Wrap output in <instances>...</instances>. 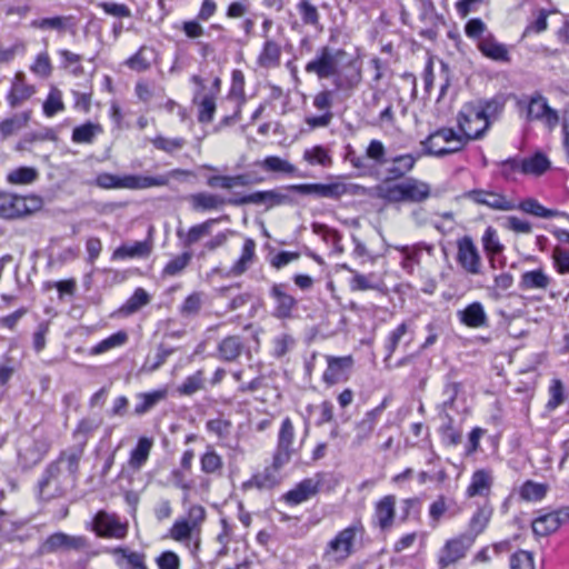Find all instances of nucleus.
I'll return each instance as SVG.
<instances>
[{
	"label": "nucleus",
	"mask_w": 569,
	"mask_h": 569,
	"mask_svg": "<svg viewBox=\"0 0 569 569\" xmlns=\"http://www.w3.org/2000/svg\"><path fill=\"white\" fill-rule=\"evenodd\" d=\"M348 57L347 51L341 48L321 46L306 64L305 70L307 73L317 76L319 80L333 78L337 90L352 91L361 83L362 74L359 68L347 74H341V68Z\"/></svg>",
	"instance_id": "nucleus-1"
},
{
	"label": "nucleus",
	"mask_w": 569,
	"mask_h": 569,
	"mask_svg": "<svg viewBox=\"0 0 569 569\" xmlns=\"http://www.w3.org/2000/svg\"><path fill=\"white\" fill-rule=\"evenodd\" d=\"M182 176H190V171L184 169H173L166 174L154 177L141 174L117 176L109 172H101L96 177L93 183L101 189L143 190L154 187H166L169 184L170 179Z\"/></svg>",
	"instance_id": "nucleus-2"
},
{
	"label": "nucleus",
	"mask_w": 569,
	"mask_h": 569,
	"mask_svg": "<svg viewBox=\"0 0 569 569\" xmlns=\"http://www.w3.org/2000/svg\"><path fill=\"white\" fill-rule=\"evenodd\" d=\"M363 532L365 528L360 521H355L338 531L325 546L322 561L335 567L343 565L356 551V543L362 538Z\"/></svg>",
	"instance_id": "nucleus-3"
},
{
	"label": "nucleus",
	"mask_w": 569,
	"mask_h": 569,
	"mask_svg": "<svg viewBox=\"0 0 569 569\" xmlns=\"http://www.w3.org/2000/svg\"><path fill=\"white\" fill-rule=\"evenodd\" d=\"M378 196L389 202H422L430 197V186L415 178L399 183L380 186Z\"/></svg>",
	"instance_id": "nucleus-4"
},
{
	"label": "nucleus",
	"mask_w": 569,
	"mask_h": 569,
	"mask_svg": "<svg viewBox=\"0 0 569 569\" xmlns=\"http://www.w3.org/2000/svg\"><path fill=\"white\" fill-rule=\"evenodd\" d=\"M287 190H292L301 194H315L320 198L338 200L342 196H361L366 193V188L356 183H346L340 180L330 183H302L286 186Z\"/></svg>",
	"instance_id": "nucleus-5"
},
{
	"label": "nucleus",
	"mask_w": 569,
	"mask_h": 569,
	"mask_svg": "<svg viewBox=\"0 0 569 569\" xmlns=\"http://www.w3.org/2000/svg\"><path fill=\"white\" fill-rule=\"evenodd\" d=\"M426 153L443 157L456 153L466 147L465 138L451 128H441L428 136L422 142Z\"/></svg>",
	"instance_id": "nucleus-6"
},
{
	"label": "nucleus",
	"mask_w": 569,
	"mask_h": 569,
	"mask_svg": "<svg viewBox=\"0 0 569 569\" xmlns=\"http://www.w3.org/2000/svg\"><path fill=\"white\" fill-rule=\"evenodd\" d=\"M517 106L519 110L526 112L527 121H542L550 129L559 122L557 110L548 104L547 99L540 92L519 99Z\"/></svg>",
	"instance_id": "nucleus-7"
},
{
	"label": "nucleus",
	"mask_w": 569,
	"mask_h": 569,
	"mask_svg": "<svg viewBox=\"0 0 569 569\" xmlns=\"http://www.w3.org/2000/svg\"><path fill=\"white\" fill-rule=\"evenodd\" d=\"M458 127L466 144L471 140L481 139L489 129V121L482 118L476 104H466L457 117Z\"/></svg>",
	"instance_id": "nucleus-8"
},
{
	"label": "nucleus",
	"mask_w": 569,
	"mask_h": 569,
	"mask_svg": "<svg viewBox=\"0 0 569 569\" xmlns=\"http://www.w3.org/2000/svg\"><path fill=\"white\" fill-rule=\"evenodd\" d=\"M284 191H288L286 187L266 191H256L247 196L229 199L228 202L232 206L256 204L264 206L266 209H271L277 206L292 202L291 198Z\"/></svg>",
	"instance_id": "nucleus-9"
},
{
	"label": "nucleus",
	"mask_w": 569,
	"mask_h": 569,
	"mask_svg": "<svg viewBox=\"0 0 569 569\" xmlns=\"http://www.w3.org/2000/svg\"><path fill=\"white\" fill-rule=\"evenodd\" d=\"M40 206L38 198L20 197L12 193H0V218L16 219L31 213Z\"/></svg>",
	"instance_id": "nucleus-10"
},
{
	"label": "nucleus",
	"mask_w": 569,
	"mask_h": 569,
	"mask_svg": "<svg viewBox=\"0 0 569 569\" xmlns=\"http://www.w3.org/2000/svg\"><path fill=\"white\" fill-rule=\"evenodd\" d=\"M295 427L290 418H284L281 422L277 447L274 450V466L283 467L291 460V457L299 450L295 446Z\"/></svg>",
	"instance_id": "nucleus-11"
},
{
	"label": "nucleus",
	"mask_w": 569,
	"mask_h": 569,
	"mask_svg": "<svg viewBox=\"0 0 569 569\" xmlns=\"http://www.w3.org/2000/svg\"><path fill=\"white\" fill-rule=\"evenodd\" d=\"M472 545V536H466L465 533L447 540L438 553L439 568L446 569L465 558Z\"/></svg>",
	"instance_id": "nucleus-12"
},
{
	"label": "nucleus",
	"mask_w": 569,
	"mask_h": 569,
	"mask_svg": "<svg viewBox=\"0 0 569 569\" xmlns=\"http://www.w3.org/2000/svg\"><path fill=\"white\" fill-rule=\"evenodd\" d=\"M457 262L469 274L481 273V256L471 237L465 236L457 240Z\"/></svg>",
	"instance_id": "nucleus-13"
},
{
	"label": "nucleus",
	"mask_w": 569,
	"mask_h": 569,
	"mask_svg": "<svg viewBox=\"0 0 569 569\" xmlns=\"http://www.w3.org/2000/svg\"><path fill=\"white\" fill-rule=\"evenodd\" d=\"M93 528L98 536L104 538L123 539L128 533V522H122L116 513L106 511L96 515Z\"/></svg>",
	"instance_id": "nucleus-14"
},
{
	"label": "nucleus",
	"mask_w": 569,
	"mask_h": 569,
	"mask_svg": "<svg viewBox=\"0 0 569 569\" xmlns=\"http://www.w3.org/2000/svg\"><path fill=\"white\" fill-rule=\"evenodd\" d=\"M88 548V541L82 536H69L56 532L49 536L39 547V553H52L59 550H83Z\"/></svg>",
	"instance_id": "nucleus-15"
},
{
	"label": "nucleus",
	"mask_w": 569,
	"mask_h": 569,
	"mask_svg": "<svg viewBox=\"0 0 569 569\" xmlns=\"http://www.w3.org/2000/svg\"><path fill=\"white\" fill-rule=\"evenodd\" d=\"M569 521V507H561L555 511L541 515L532 521L535 535L546 537L557 531L560 526Z\"/></svg>",
	"instance_id": "nucleus-16"
},
{
	"label": "nucleus",
	"mask_w": 569,
	"mask_h": 569,
	"mask_svg": "<svg viewBox=\"0 0 569 569\" xmlns=\"http://www.w3.org/2000/svg\"><path fill=\"white\" fill-rule=\"evenodd\" d=\"M326 359L328 366L322 376V380L326 385L333 386L349 379V372L353 366L352 356H327Z\"/></svg>",
	"instance_id": "nucleus-17"
},
{
	"label": "nucleus",
	"mask_w": 569,
	"mask_h": 569,
	"mask_svg": "<svg viewBox=\"0 0 569 569\" xmlns=\"http://www.w3.org/2000/svg\"><path fill=\"white\" fill-rule=\"evenodd\" d=\"M468 198L478 204L487 206L493 210L512 211L516 210L517 207L516 201L508 199L506 196L499 192L490 190H471L468 193Z\"/></svg>",
	"instance_id": "nucleus-18"
},
{
	"label": "nucleus",
	"mask_w": 569,
	"mask_h": 569,
	"mask_svg": "<svg viewBox=\"0 0 569 569\" xmlns=\"http://www.w3.org/2000/svg\"><path fill=\"white\" fill-rule=\"evenodd\" d=\"M270 296L276 300L273 316L278 319L291 318L297 307V300L287 292V286L274 283L270 289Z\"/></svg>",
	"instance_id": "nucleus-19"
},
{
	"label": "nucleus",
	"mask_w": 569,
	"mask_h": 569,
	"mask_svg": "<svg viewBox=\"0 0 569 569\" xmlns=\"http://www.w3.org/2000/svg\"><path fill=\"white\" fill-rule=\"evenodd\" d=\"M51 448V441L48 437H40L19 452L20 462L24 468H31L39 463Z\"/></svg>",
	"instance_id": "nucleus-20"
},
{
	"label": "nucleus",
	"mask_w": 569,
	"mask_h": 569,
	"mask_svg": "<svg viewBox=\"0 0 569 569\" xmlns=\"http://www.w3.org/2000/svg\"><path fill=\"white\" fill-rule=\"evenodd\" d=\"M396 516V497L385 496L375 506L373 523L381 530L392 527Z\"/></svg>",
	"instance_id": "nucleus-21"
},
{
	"label": "nucleus",
	"mask_w": 569,
	"mask_h": 569,
	"mask_svg": "<svg viewBox=\"0 0 569 569\" xmlns=\"http://www.w3.org/2000/svg\"><path fill=\"white\" fill-rule=\"evenodd\" d=\"M256 258V241L251 238H246L240 257L229 269V276L239 277L243 274L254 263Z\"/></svg>",
	"instance_id": "nucleus-22"
},
{
	"label": "nucleus",
	"mask_w": 569,
	"mask_h": 569,
	"mask_svg": "<svg viewBox=\"0 0 569 569\" xmlns=\"http://www.w3.org/2000/svg\"><path fill=\"white\" fill-rule=\"evenodd\" d=\"M152 251V241H134L123 243L112 252V260H124L129 258H147Z\"/></svg>",
	"instance_id": "nucleus-23"
},
{
	"label": "nucleus",
	"mask_w": 569,
	"mask_h": 569,
	"mask_svg": "<svg viewBox=\"0 0 569 569\" xmlns=\"http://www.w3.org/2000/svg\"><path fill=\"white\" fill-rule=\"evenodd\" d=\"M36 92L33 86L26 83L23 72H17L12 81L11 90L8 93V101L12 108H17L23 101L30 99Z\"/></svg>",
	"instance_id": "nucleus-24"
},
{
	"label": "nucleus",
	"mask_w": 569,
	"mask_h": 569,
	"mask_svg": "<svg viewBox=\"0 0 569 569\" xmlns=\"http://www.w3.org/2000/svg\"><path fill=\"white\" fill-rule=\"evenodd\" d=\"M458 318L461 323L470 328H482L488 326V317L483 306L475 301L468 305L463 310L458 311Z\"/></svg>",
	"instance_id": "nucleus-25"
},
{
	"label": "nucleus",
	"mask_w": 569,
	"mask_h": 569,
	"mask_svg": "<svg viewBox=\"0 0 569 569\" xmlns=\"http://www.w3.org/2000/svg\"><path fill=\"white\" fill-rule=\"evenodd\" d=\"M480 52L495 61L508 62L510 60L507 47L498 42L492 34H487L478 41Z\"/></svg>",
	"instance_id": "nucleus-26"
},
{
	"label": "nucleus",
	"mask_w": 569,
	"mask_h": 569,
	"mask_svg": "<svg viewBox=\"0 0 569 569\" xmlns=\"http://www.w3.org/2000/svg\"><path fill=\"white\" fill-rule=\"evenodd\" d=\"M102 422L103 419L98 415L82 418L72 432L78 446L84 448L89 438L101 427Z\"/></svg>",
	"instance_id": "nucleus-27"
},
{
	"label": "nucleus",
	"mask_w": 569,
	"mask_h": 569,
	"mask_svg": "<svg viewBox=\"0 0 569 569\" xmlns=\"http://www.w3.org/2000/svg\"><path fill=\"white\" fill-rule=\"evenodd\" d=\"M281 52L280 43L272 38H267L264 39L257 62L261 68H276L280 64Z\"/></svg>",
	"instance_id": "nucleus-28"
},
{
	"label": "nucleus",
	"mask_w": 569,
	"mask_h": 569,
	"mask_svg": "<svg viewBox=\"0 0 569 569\" xmlns=\"http://www.w3.org/2000/svg\"><path fill=\"white\" fill-rule=\"evenodd\" d=\"M318 490L319 481L308 478L299 482L292 490L288 491L284 499L291 505H299L315 496Z\"/></svg>",
	"instance_id": "nucleus-29"
},
{
	"label": "nucleus",
	"mask_w": 569,
	"mask_h": 569,
	"mask_svg": "<svg viewBox=\"0 0 569 569\" xmlns=\"http://www.w3.org/2000/svg\"><path fill=\"white\" fill-rule=\"evenodd\" d=\"M188 201L196 211L214 210L229 203L222 197L209 192L192 193L188 197Z\"/></svg>",
	"instance_id": "nucleus-30"
},
{
	"label": "nucleus",
	"mask_w": 569,
	"mask_h": 569,
	"mask_svg": "<svg viewBox=\"0 0 569 569\" xmlns=\"http://www.w3.org/2000/svg\"><path fill=\"white\" fill-rule=\"evenodd\" d=\"M492 485V473L487 469H479L472 473L467 488L468 497L487 496Z\"/></svg>",
	"instance_id": "nucleus-31"
},
{
	"label": "nucleus",
	"mask_w": 569,
	"mask_h": 569,
	"mask_svg": "<svg viewBox=\"0 0 569 569\" xmlns=\"http://www.w3.org/2000/svg\"><path fill=\"white\" fill-rule=\"evenodd\" d=\"M551 282L550 277L542 270L536 269L521 274L519 287L522 290H546Z\"/></svg>",
	"instance_id": "nucleus-32"
},
{
	"label": "nucleus",
	"mask_w": 569,
	"mask_h": 569,
	"mask_svg": "<svg viewBox=\"0 0 569 569\" xmlns=\"http://www.w3.org/2000/svg\"><path fill=\"white\" fill-rule=\"evenodd\" d=\"M217 219H208L202 223L192 226L187 232L178 230L177 236L183 241L186 247H190L202 238L209 236L211 233L212 226L217 223Z\"/></svg>",
	"instance_id": "nucleus-33"
},
{
	"label": "nucleus",
	"mask_w": 569,
	"mask_h": 569,
	"mask_svg": "<svg viewBox=\"0 0 569 569\" xmlns=\"http://www.w3.org/2000/svg\"><path fill=\"white\" fill-rule=\"evenodd\" d=\"M516 209H519L525 213H528V214H531V216H535L538 218H543V219H550V218H555L558 216H565L569 219V216L566 214L565 212L548 209L533 198L523 199L522 201L517 203Z\"/></svg>",
	"instance_id": "nucleus-34"
},
{
	"label": "nucleus",
	"mask_w": 569,
	"mask_h": 569,
	"mask_svg": "<svg viewBox=\"0 0 569 569\" xmlns=\"http://www.w3.org/2000/svg\"><path fill=\"white\" fill-rule=\"evenodd\" d=\"M381 413V408H375L370 411H368L365 417L356 425V437H355V443L361 445L365 440H367L377 423V420Z\"/></svg>",
	"instance_id": "nucleus-35"
},
{
	"label": "nucleus",
	"mask_w": 569,
	"mask_h": 569,
	"mask_svg": "<svg viewBox=\"0 0 569 569\" xmlns=\"http://www.w3.org/2000/svg\"><path fill=\"white\" fill-rule=\"evenodd\" d=\"M492 515V507L490 505H483L477 509L469 521V530L466 536H472L475 542L478 535H480L488 526Z\"/></svg>",
	"instance_id": "nucleus-36"
},
{
	"label": "nucleus",
	"mask_w": 569,
	"mask_h": 569,
	"mask_svg": "<svg viewBox=\"0 0 569 569\" xmlns=\"http://www.w3.org/2000/svg\"><path fill=\"white\" fill-rule=\"evenodd\" d=\"M243 350V343L239 336H229L218 346V357L223 361L237 360Z\"/></svg>",
	"instance_id": "nucleus-37"
},
{
	"label": "nucleus",
	"mask_w": 569,
	"mask_h": 569,
	"mask_svg": "<svg viewBox=\"0 0 569 569\" xmlns=\"http://www.w3.org/2000/svg\"><path fill=\"white\" fill-rule=\"evenodd\" d=\"M200 468L206 475L219 477L223 470V459L213 447L208 446L200 457Z\"/></svg>",
	"instance_id": "nucleus-38"
},
{
	"label": "nucleus",
	"mask_w": 569,
	"mask_h": 569,
	"mask_svg": "<svg viewBox=\"0 0 569 569\" xmlns=\"http://www.w3.org/2000/svg\"><path fill=\"white\" fill-rule=\"evenodd\" d=\"M343 160L349 162L357 170L359 177L371 176L375 168L362 154H358L351 144L345 147Z\"/></svg>",
	"instance_id": "nucleus-39"
},
{
	"label": "nucleus",
	"mask_w": 569,
	"mask_h": 569,
	"mask_svg": "<svg viewBox=\"0 0 569 569\" xmlns=\"http://www.w3.org/2000/svg\"><path fill=\"white\" fill-rule=\"evenodd\" d=\"M302 159L310 166L330 168L333 163L330 150L325 146L317 144L303 151Z\"/></svg>",
	"instance_id": "nucleus-40"
},
{
	"label": "nucleus",
	"mask_w": 569,
	"mask_h": 569,
	"mask_svg": "<svg viewBox=\"0 0 569 569\" xmlns=\"http://www.w3.org/2000/svg\"><path fill=\"white\" fill-rule=\"evenodd\" d=\"M31 112L23 111L21 113H17L11 118L4 119L0 122V137L2 140L9 138L16 132L28 126L30 120Z\"/></svg>",
	"instance_id": "nucleus-41"
},
{
	"label": "nucleus",
	"mask_w": 569,
	"mask_h": 569,
	"mask_svg": "<svg viewBox=\"0 0 569 569\" xmlns=\"http://www.w3.org/2000/svg\"><path fill=\"white\" fill-rule=\"evenodd\" d=\"M153 440L148 437H140L137 446L132 449L129 458V465L133 469H140L150 455Z\"/></svg>",
	"instance_id": "nucleus-42"
},
{
	"label": "nucleus",
	"mask_w": 569,
	"mask_h": 569,
	"mask_svg": "<svg viewBox=\"0 0 569 569\" xmlns=\"http://www.w3.org/2000/svg\"><path fill=\"white\" fill-rule=\"evenodd\" d=\"M154 57L156 51L153 48L142 46L132 57L127 60L126 64L134 71H146L151 67Z\"/></svg>",
	"instance_id": "nucleus-43"
},
{
	"label": "nucleus",
	"mask_w": 569,
	"mask_h": 569,
	"mask_svg": "<svg viewBox=\"0 0 569 569\" xmlns=\"http://www.w3.org/2000/svg\"><path fill=\"white\" fill-rule=\"evenodd\" d=\"M150 302V296L143 288H137L132 296L119 308L121 316H131Z\"/></svg>",
	"instance_id": "nucleus-44"
},
{
	"label": "nucleus",
	"mask_w": 569,
	"mask_h": 569,
	"mask_svg": "<svg viewBox=\"0 0 569 569\" xmlns=\"http://www.w3.org/2000/svg\"><path fill=\"white\" fill-rule=\"evenodd\" d=\"M523 174L541 176L550 169V161L542 152L523 158Z\"/></svg>",
	"instance_id": "nucleus-45"
},
{
	"label": "nucleus",
	"mask_w": 569,
	"mask_h": 569,
	"mask_svg": "<svg viewBox=\"0 0 569 569\" xmlns=\"http://www.w3.org/2000/svg\"><path fill=\"white\" fill-rule=\"evenodd\" d=\"M137 397L140 401L136 405L133 412L137 416H142L150 411L160 401L164 400L167 397V391L154 390L151 392L139 393Z\"/></svg>",
	"instance_id": "nucleus-46"
},
{
	"label": "nucleus",
	"mask_w": 569,
	"mask_h": 569,
	"mask_svg": "<svg viewBox=\"0 0 569 569\" xmlns=\"http://www.w3.org/2000/svg\"><path fill=\"white\" fill-rule=\"evenodd\" d=\"M204 295L200 291H194L187 296L179 307V313L182 318L197 317L202 308Z\"/></svg>",
	"instance_id": "nucleus-47"
},
{
	"label": "nucleus",
	"mask_w": 569,
	"mask_h": 569,
	"mask_svg": "<svg viewBox=\"0 0 569 569\" xmlns=\"http://www.w3.org/2000/svg\"><path fill=\"white\" fill-rule=\"evenodd\" d=\"M114 555H121L122 559L118 561L121 569H148L144 562V555L136 551H129L126 548H117Z\"/></svg>",
	"instance_id": "nucleus-48"
},
{
	"label": "nucleus",
	"mask_w": 569,
	"mask_h": 569,
	"mask_svg": "<svg viewBox=\"0 0 569 569\" xmlns=\"http://www.w3.org/2000/svg\"><path fill=\"white\" fill-rule=\"evenodd\" d=\"M416 163V158L411 154L398 156L392 160L387 169L388 179H399L409 172Z\"/></svg>",
	"instance_id": "nucleus-49"
},
{
	"label": "nucleus",
	"mask_w": 569,
	"mask_h": 569,
	"mask_svg": "<svg viewBox=\"0 0 569 569\" xmlns=\"http://www.w3.org/2000/svg\"><path fill=\"white\" fill-rule=\"evenodd\" d=\"M83 453V448L81 447H74L70 448L68 450H64L59 456V462L62 465H66V470L68 476H70L72 479L76 478L78 469H79V462Z\"/></svg>",
	"instance_id": "nucleus-50"
},
{
	"label": "nucleus",
	"mask_w": 569,
	"mask_h": 569,
	"mask_svg": "<svg viewBox=\"0 0 569 569\" xmlns=\"http://www.w3.org/2000/svg\"><path fill=\"white\" fill-rule=\"evenodd\" d=\"M427 251L429 254L433 251V246L428 244L426 242H418L413 244V250L410 256L407 257V260H401V268L409 274H412L415 271V267L420 264L422 252Z\"/></svg>",
	"instance_id": "nucleus-51"
},
{
	"label": "nucleus",
	"mask_w": 569,
	"mask_h": 569,
	"mask_svg": "<svg viewBox=\"0 0 569 569\" xmlns=\"http://www.w3.org/2000/svg\"><path fill=\"white\" fill-rule=\"evenodd\" d=\"M482 246L487 254L489 256L490 264L496 268L492 256L499 254L503 250V246L498 239L497 231L492 227H488L482 236Z\"/></svg>",
	"instance_id": "nucleus-52"
},
{
	"label": "nucleus",
	"mask_w": 569,
	"mask_h": 569,
	"mask_svg": "<svg viewBox=\"0 0 569 569\" xmlns=\"http://www.w3.org/2000/svg\"><path fill=\"white\" fill-rule=\"evenodd\" d=\"M102 132L99 123L87 122L78 126L72 131V141L76 143H91L94 137Z\"/></svg>",
	"instance_id": "nucleus-53"
},
{
	"label": "nucleus",
	"mask_w": 569,
	"mask_h": 569,
	"mask_svg": "<svg viewBox=\"0 0 569 569\" xmlns=\"http://www.w3.org/2000/svg\"><path fill=\"white\" fill-rule=\"evenodd\" d=\"M282 467L274 466V456L272 457V463L266 468L263 472L256 475L252 478V482L258 488H272L280 481L279 471Z\"/></svg>",
	"instance_id": "nucleus-54"
},
{
	"label": "nucleus",
	"mask_w": 569,
	"mask_h": 569,
	"mask_svg": "<svg viewBox=\"0 0 569 569\" xmlns=\"http://www.w3.org/2000/svg\"><path fill=\"white\" fill-rule=\"evenodd\" d=\"M128 341V333L123 330H120L110 337L103 339L99 343H97L94 347L91 348L90 355H101L103 352H107L113 348L123 346Z\"/></svg>",
	"instance_id": "nucleus-55"
},
{
	"label": "nucleus",
	"mask_w": 569,
	"mask_h": 569,
	"mask_svg": "<svg viewBox=\"0 0 569 569\" xmlns=\"http://www.w3.org/2000/svg\"><path fill=\"white\" fill-rule=\"evenodd\" d=\"M228 99L240 104H244L246 102L244 74L239 69H234L231 73V86L228 92Z\"/></svg>",
	"instance_id": "nucleus-56"
},
{
	"label": "nucleus",
	"mask_w": 569,
	"mask_h": 569,
	"mask_svg": "<svg viewBox=\"0 0 569 569\" xmlns=\"http://www.w3.org/2000/svg\"><path fill=\"white\" fill-rule=\"evenodd\" d=\"M206 429L219 440H227L232 432V422L220 416L214 419H209L206 422Z\"/></svg>",
	"instance_id": "nucleus-57"
},
{
	"label": "nucleus",
	"mask_w": 569,
	"mask_h": 569,
	"mask_svg": "<svg viewBox=\"0 0 569 569\" xmlns=\"http://www.w3.org/2000/svg\"><path fill=\"white\" fill-rule=\"evenodd\" d=\"M194 102L198 106V121L200 123H210L213 120L217 108L214 97L212 94H206L198 102L194 98Z\"/></svg>",
	"instance_id": "nucleus-58"
},
{
	"label": "nucleus",
	"mask_w": 569,
	"mask_h": 569,
	"mask_svg": "<svg viewBox=\"0 0 569 569\" xmlns=\"http://www.w3.org/2000/svg\"><path fill=\"white\" fill-rule=\"evenodd\" d=\"M548 487L543 483H538L527 480L519 489V496L526 501H539L547 493Z\"/></svg>",
	"instance_id": "nucleus-59"
},
{
	"label": "nucleus",
	"mask_w": 569,
	"mask_h": 569,
	"mask_svg": "<svg viewBox=\"0 0 569 569\" xmlns=\"http://www.w3.org/2000/svg\"><path fill=\"white\" fill-rule=\"evenodd\" d=\"M375 280V273L362 274L358 271H352L349 288L351 291L377 290L379 289V284Z\"/></svg>",
	"instance_id": "nucleus-60"
},
{
	"label": "nucleus",
	"mask_w": 569,
	"mask_h": 569,
	"mask_svg": "<svg viewBox=\"0 0 569 569\" xmlns=\"http://www.w3.org/2000/svg\"><path fill=\"white\" fill-rule=\"evenodd\" d=\"M204 387V373L198 370L193 375L187 377L184 381L178 387L177 391L181 396H192Z\"/></svg>",
	"instance_id": "nucleus-61"
},
{
	"label": "nucleus",
	"mask_w": 569,
	"mask_h": 569,
	"mask_svg": "<svg viewBox=\"0 0 569 569\" xmlns=\"http://www.w3.org/2000/svg\"><path fill=\"white\" fill-rule=\"evenodd\" d=\"M261 167L270 172H281L287 174H295L297 168L289 161L281 159L277 156H269L263 159Z\"/></svg>",
	"instance_id": "nucleus-62"
},
{
	"label": "nucleus",
	"mask_w": 569,
	"mask_h": 569,
	"mask_svg": "<svg viewBox=\"0 0 569 569\" xmlns=\"http://www.w3.org/2000/svg\"><path fill=\"white\" fill-rule=\"evenodd\" d=\"M387 150L385 144L380 140H371L366 148V154L363 157L370 162L372 161V166L376 169L378 166H382L386 163L387 159Z\"/></svg>",
	"instance_id": "nucleus-63"
},
{
	"label": "nucleus",
	"mask_w": 569,
	"mask_h": 569,
	"mask_svg": "<svg viewBox=\"0 0 569 569\" xmlns=\"http://www.w3.org/2000/svg\"><path fill=\"white\" fill-rule=\"evenodd\" d=\"M295 345V338L288 332H282L272 340V356L280 359L291 351Z\"/></svg>",
	"instance_id": "nucleus-64"
}]
</instances>
